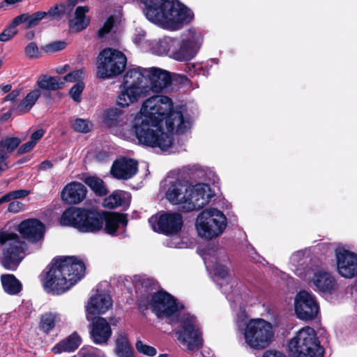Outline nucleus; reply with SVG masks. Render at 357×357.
<instances>
[{"mask_svg": "<svg viewBox=\"0 0 357 357\" xmlns=\"http://www.w3.org/2000/svg\"><path fill=\"white\" fill-rule=\"evenodd\" d=\"M192 119L187 112L173 109V102L166 96H154L146 99L135 116L131 129L139 142L161 151H168L173 145V132L188 131Z\"/></svg>", "mask_w": 357, "mask_h": 357, "instance_id": "1", "label": "nucleus"}, {"mask_svg": "<svg viewBox=\"0 0 357 357\" xmlns=\"http://www.w3.org/2000/svg\"><path fill=\"white\" fill-rule=\"evenodd\" d=\"M172 82L169 72L160 68H132L126 72L123 82L120 86V93L116 98V104L121 107H127L150 91L161 92Z\"/></svg>", "mask_w": 357, "mask_h": 357, "instance_id": "2", "label": "nucleus"}, {"mask_svg": "<svg viewBox=\"0 0 357 357\" xmlns=\"http://www.w3.org/2000/svg\"><path fill=\"white\" fill-rule=\"evenodd\" d=\"M84 263L75 257L55 258L43 279L47 292L59 295L75 285L84 274Z\"/></svg>", "mask_w": 357, "mask_h": 357, "instance_id": "3", "label": "nucleus"}, {"mask_svg": "<svg viewBox=\"0 0 357 357\" xmlns=\"http://www.w3.org/2000/svg\"><path fill=\"white\" fill-rule=\"evenodd\" d=\"M148 20L164 29L176 30L194 18L191 10L174 0H140Z\"/></svg>", "mask_w": 357, "mask_h": 357, "instance_id": "4", "label": "nucleus"}, {"mask_svg": "<svg viewBox=\"0 0 357 357\" xmlns=\"http://www.w3.org/2000/svg\"><path fill=\"white\" fill-rule=\"evenodd\" d=\"M236 326L247 345L255 349H263L268 347L275 333L273 325L261 318L249 320L238 318Z\"/></svg>", "mask_w": 357, "mask_h": 357, "instance_id": "5", "label": "nucleus"}, {"mask_svg": "<svg viewBox=\"0 0 357 357\" xmlns=\"http://www.w3.org/2000/svg\"><path fill=\"white\" fill-rule=\"evenodd\" d=\"M100 213L95 210L70 207L61 216L60 224L70 226L84 233H93L102 229V220Z\"/></svg>", "mask_w": 357, "mask_h": 357, "instance_id": "6", "label": "nucleus"}, {"mask_svg": "<svg viewBox=\"0 0 357 357\" xmlns=\"http://www.w3.org/2000/svg\"><path fill=\"white\" fill-rule=\"evenodd\" d=\"M288 351L292 357H323L324 355L317 333L310 326L300 329L289 340Z\"/></svg>", "mask_w": 357, "mask_h": 357, "instance_id": "7", "label": "nucleus"}, {"mask_svg": "<svg viewBox=\"0 0 357 357\" xmlns=\"http://www.w3.org/2000/svg\"><path fill=\"white\" fill-rule=\"evenodd\" d=\"M227 225V218L222 211L215 208H207L201 211L195 220L198 236L212 240L221 236Z\"/></svg>", "mask_w": 357, "mask_h": 357, "instance_id": "8", "label": "nucleus"}, {"mask_svg": "<svg viewBox=\"0 0 357 357\" xmlns=\"http://www.w3.org/2000/svg\"><path fill=\"white\" fill-rule=\"evenodd\" d=\"M176 324V335L185 350L194 351L202 347V332L195 316L183 313Z\"/></svg>", "mask_w": 357, "mask_h": 357, "instance_id": "9", "label": "nucleus"}, {"mask_svg": "<svg viewBox=\"0 0 357 357\" xmlns=\"http://www.w3.org/2000/svg\"><path fill=\"white\" fill-rule=\"evenodd\" d=\"M150 305L158 317L166 319L169 324L174 326L184 313L181 312L183 305L176 302L172 295L163 291H159L152 296Z\"/></svg>", "mask_w": 357, "mask_h": 357, "instance_id": "10", "label": "nucleus"}, {"mask_svg": "<svg viewBox=\"0 0 357 357\" xmlns=\"http://www.w3.org/2000/svg\"><path fill=\"white\" fill-rule=\"evenodd\" d=\"M0 245L2 247V265L13 270L23 258L25 244L17 234L8 231H0Z\"/></svg>", "mask_w": 357, "mask_h": 357, "instance_id": "11", "label": "nucleus"}, {"mask_svg": "<svg viewBox=\"0 0 357 357\" xmlns=\"http://www.w3.org/2000/svg\"><path fill=\"white\" fill-rule=\"evenodd\" d=\"M127 59L123 53L112 48L103 50L98 56V76L108 79L120 75L126 68Z\"/></svg>", "mask_w": 357, "mask_h": 357, "instance_id": "12", "label": "nucleus"}, {"mask_svg": "<svg viewBox=\"0 0 357 357\" xmlns=\"http://www.w3.org/2000/svg\"><path fill=\"white\" fill-rule=\"evenodd\" d=\"M202 43L201 34L194 29H188L176 39V44L171 51V57L179 61L192 59L197 54Z\"/></svg>", "mask_w": 357, "mask_h": 357, "instance_id": "13", "label": "nucleus"}, {"mask_svg": "<svg viewBox=\"0 0 357 357\" xmlns=\"http://www.w3.org/2000/svg\"><path fill=\"white\" fill-rule=\"evenodd\" d=\"M206 268L213 273L214 282L225 294L230 291L235 283L224 261L218 257L206 255L204 258Z\"/></svg>", "mask_w": 357, "mask_h": 357, "instance_id": "14", "label": "nucleus"}, {"mask_svg": "<svg viewBox=\"0 0 357 357\" xmlns=\"http://www.w3.org/2000/svg\"><path fill=\"white\" fill-rule=\"evenodd\" d=\"M295 314L301 320L312 321L319 312L318 303L313 294L307 291H301L294 298Z\"/></svg>", "mask_w": 357, "mask_h": 357, "instance_id": "15", "label": "nucleus"}, {"mask_svg": "<svg viewBox=\"0 0 357 357\" xmlns=\"http://www.w3.org/2000/svg\"><path fill=\"white\" fill-rule=\"evenodd\" d=\"M149 222L155 231L169 235L179 232L183 221L178 213H163L151 217Z\"/></svg>", "mask_w": 357, "mask_h": 357, "instance_id": "16", "label": "nucleus"}, {"mask_svg": "<svg viewBox=\"0 0 357 357\" xmlns=\"http://www.w3.org/2000/svg\"><path fill=\"white\" fill-rule=\"evenodd\" d=\"M337 273L346 278L357 275V255L347 249L344 245H338L335 249Z\"/></svg>", "mask_w": 357, "mask_h": 357, "instance_id": "17", "label": "nucleus"}, {"mask_svg": "<svg viewBox=\"0 0 357 357\" xmlns=\"http://www.w3.org/2000/svg\"><path fill=\"white\" fill-rule=\"evenodd\" d=\"M213 196V192L207 184L197 183L190 185L184 210L191 211L202 208L211 202Z\"/></svg>", "mask_w": 357, "mask_h": 357, "instance_id": "18", "label": "nucleus"}, {"mask_svg": "<svg viewBox=\"0 0 357 357\" xmlns=\"http://www.w3.org/2000/svg\"><path fill=\"white\" fill-rule=\"evenodd\" d=\"M166 188L165 197L174 205H180L184 210V205L187 202L189 185L185 181L178 179L167 178L164 181Z\"/></svg>", "mask_w": 357, "mask_h": 357, "instance_id": "19", "label": "nucleus"}, {"mask_svg": "<svg viewBox=\"0 0 357 357\" xmlns=\"http://www.w3.org/2000/svg\"><path fill=\"white\" fill-rule=\"evenodd\" d=\"M112 306V300L110 296L104 292H98L92 296L86 305V319L91 321L93 316L105 314Z\"/></svg>", "mask_w": 357, "mask_h": 357, "instance_id": "20", "label": "nucleus"}, {"mask_svg": "<svg viewBox=\"0 0 357 357\" xmlns=\"http://www.w3.org/2000/svg\"><path fill=\"white\" fill-rule=\"evenodd\" d=\"M18 231L24 238L38 243L43 239L45 227L38 220L31 218L22 221L18 225Z\"/></svg>", "mask_w": 357, "mask_h": 357, "instance_id": "21", "label": "nucleus"}, {"mask_svg": "<svg viewBox=\"0 0 357 357\" xmlns=\"http://www.w3.org/2000/svg\"><path fill=\"white\" fill-rule=\"evenodd\" d=\"M137 162L132 160L122 158L114 162L111 167V174L117 179L127 180L136 174Z\"/></svg>", "mask_w": 357, "mask_h": 357, "instance_id": "22", "label": "nucleus"}, {"mask_svg": "<svg viewBox=\"0 0 357 357\" xmlns=\"http://www.w3.org/2000/svg\"><path fill=\"white\" fill-rule=\"evenodd\" d=\"M92 320L90 334L93 342L97 344L107 343L112 333L110 324L102 317Z\"/></svg>", "mask_w": 357, "mask_h": 357, "instance_id": "23", "label": "nucleus"}, {"mask_svg": "<svg viewBox=\"0 0 357 357\" xmlns=\"http://www.w3.org/2000/svg\"><path fill=\"white\" fill-rule=\"evenodd\" d=\"M87 190L81 183L73 181L67 184L61 191V199L70 204H76L82 202L86 195Z\"/></svg>", "mask_w": 357, "mask_h": 357, "instance_id": "24", "label": "nucleus"}, {"mask_svg": "<svg viewBox=\"0 0 357 357\" xmlns=\"http://www.w3.org/2000/svg\"><path fill=\"white\" fill-rule=\"evenodd\" d=\"M311 281L316 289L323 293L330 294L335 289L336 281L334 277L323 269L315 271Z\"/></svg>", "mask_w": 357, "mask_h": 357, "instance_id": "25", "label": "nucleus"}, {"mask_svg": "<svg viewBox=\"0 0 357 357\" xmlns=\"http://www.w3.org/2000/svg\"><path fill=\"white\" fill-rule=\"evenodd\" d=\"M105 121L107 125L112 128V132L124 138H128L126 132L128 126L123 124V119L121 118V112L117 109H111L107 112Z\"/></svg>", "mask_w": 357, "mask_h": 357, "instance_id": "26", "label": "nucleus"}, {"mask_svg": "<svg viewBox=\"0 0 357 357\" xmlns=\"http://www.w3.org/2000/svg\"><path fill=\"white\" fill-rule=\"evenodd\" d=\"M102 220V225L105 223V231L110 235L115 234L120 226L127 225L126 216L123 214L116 213H100Z\"/></svg>", "mask_w": 357, "mask_h": 357, "instance_id": "27", "label": "nucleus"}, {"mask_svg": "<svg viewBox=\"0 0 357 357\" xmlns=\"http://www.w3.org/2000/svg\"><path fill=\"white\" fill-rule=\"evenodd\" d=\"M89 11L87 6H78L75 12V17L70 20V28L76 31H80L89 25V20L85 16Z\"/></svg>", "mask_w": 357, "mask_h": 357, "instance_id": "28", "label": "nucleus"}, {"mask_svg": "<svg viewBox=\"0 0 357 357\" xmlns=\"http://www.w3.org/2000/svg\"><path fill=\"white\" fill-rule=\"evenodd\" d=\"M76 2H72L68 5L65 3H56L50 8L45 12L46 17L50 20H61L63 17L68 15Z\"/></svg>", "mask_w": 357, "mask_h": 357, "instance_id": "29", "label": "nucleus"}, {"mask_svg": "<svg viewBox=\"0 0 357 357\" xmlns=\"http://www.w3.org/2000/svg\"><path fill=\"white\" fill-rule=\"evenodd\" d=\"M130 195L125 191L117 190L114 192L103 201V206L106 208H114L120 206H128Z\"/></svg>", "mask_w": 357, "mask_h": 357, "instance_id": "30", "label": "nucleus"}, {"mask_svg": "<svg viewBox=\"0 0 357 357\" xmlns=\"http://www.w3.org/2000/svg\"><path fill=\"white\" fill-rule=\"evenodd\" d=\"M38 89L41 91H56L63 87L61 77H52L47 75H40L36 82Z\"/></svg>", "mask_w": 357, "mask_h": 357, "instance_id": "31", "label": "nucleus"}, {"mask_svg": "<svg viewBox=\"0 0 357 357\" xmlns=\"http://www.w3.org/2000/svg\"><path fill=\"white\" fill-rule=\"evenodd\" d=\"M41 96L39 89L31 91L17 105L16 111L19 114L29 112Z\"/></svg>", "mask_w": 357, "mask_h": 357, "instance_id": "32", "label": "nucleus"}, {"mask_svg": "<svg viewBox=\"0 0 357 357\" xmlns=\"http://www.w3.org/2000/svg\"><path fill=\"white\" fill-rule=\"evenodd\" d=\"M115 343V352L119 357H133L132 347L126 333L119 332Z\"/></svg>", "mask_w": 357, "mask_h": 357, "instance_id": "33", "label": "nucleus"}, {"mask_svg": "<svg viewBox=\"0 0 357 357\" xmlns=\"http://www.w3.org/2000/svg\"><path fill=\"white\" fill-rule=\"evenodd\" d=\"M61 321V316L56 312H47L41 314L39 328L45 333L54 329L56 323Z\"/></svg>", "mask_w": 357, "mask_h": 357, "instance_id": "34", "label": "nucleus"}, {"mask_svg": "<svg viewBox=\"0 0 357 357\" xmlns=\"http://www.w3.org/2000/svg\"><path fill=\"white\" fill-rule=\"evenodd\" d=\"M45 18H47L45 11H38L31 15L23 13L15 17V24H20L22 23H26V28L29 29L36 26Z\"/></svg>", "mask_w": 357, "mask_h": 357, "instance_id": "35", "label": "nucleus"}, {"mask_svg": "<svg viewBox=\"0 0 357 357\" xmlns=\"http://www.w3.org/2000/svg\"><path fill=\"white\" fill-rule=\"evenodd\" d=\"M80 344V339L76 334H73L66 339L57 343L53 348L54 354L70 352L75 350Z\"/></svg>", "mask_w": 357, "mask_h": 357, "instance_id": "36", "label": "nucleus"}, {"mask_svg": "<svg viewBox=\"0 0 357 357\" xmlns=\"http://www.w3.org/2000/svg\"><path fill=\"white\" fill-rule=\"evenodd\" d=\"M305 252L303 250L293 253L290 257V264L292 266V270L298 276L305 279L307 278L305 270Z\"/></svg>", "mask_w": 357, "mask_h": 357, "instance_id": "37", "label": "nucleus"}, {"mask_svg": "<svg viewBox=\"0 0 357 357\" xmlns=\"http://www.w3.org/2000/svg\"><path fill=\"white\" fill-rule=\"evenodd\" d=\"M176 39L169 37H165L153 43L151 48L153 52L156 54L162 55L165 54H169V56L171 57V51L176 45Z\"/></svg>", "mask_w": 357, "mask_h": 357, "instance_id": "38", "label": "nucleus"}, {"mask_svg": "<svg viewBox=\"0 0 357 357\" xmlns=\"http://www.w3.org/2000/svg\"><path fill=\"white\" fill-rule=\"evenodd\" d=\"M1 283L4 291L10 294H16L22 289L20 282L13 275H2Z\"/></svg>", "mask_w": 357, "mask_h": 357, "instance_id": "39", "label": "nucleus"}, {"mask_svg": "<svg viewBox=\"0 0 357 357\" xmlns=\"http://www.w3.org/2000/svg\"><path fill=\"white\" fill-rule=\"evenodd\" d=\"M84 183L97 195H105L107 190L102 179L96 176H89L84 180Z\"/></svg>", "mask_w": 357, "mask_h": 357, "instance_id": "40", "label": "nucleus"}, {"mask_svg": "<svg viewBox=\"0 0 357 357\" xmlns=\"http://www.w3.org/2000/svg\"><path fill=\"white\" fill-rule=\"evenodd\" d=\"M71 126L75 132L86 133L91 131L93 124L87 119L78 118L71 121Z\"/></svg>", "mask_w": 357, "mask_h": 357, "instance_id": "41", "label": "nucleus"}, {"mask_svg": "<svg viewBox=\"0 0 357 357\" xmlns=\"http://www.w3.org/2000/svg\"><path fill=\"white\" fill-rule=\"evenodd\" d=\"M19 24H15V19L13 20L12 24L6 28L1 33H0V41L1 42H7L12 39L17 33V30L16 27Z\"/></svg>", "mask_w": 357, "mask_h": 357, "instance_id": "42", "label": "nucleus"}, {"mask_svg": "<svg viewBox=\"0 0 357 357\" xmlns=\"http://www.w3.org/2000/svg\"><path fill=\"white\" fill-rule=\"evenodd\" d=\"M79 357H105L103 352L93 347H82L78 353Z\"/></svg>", "mask_w": 357, "mask_h": 357, "instance_id": "43", "label": "nucleus"}, {"mask_svg": "<svg viewBox=\"0 0 357 357\" xmlns=\"http://www.w3.org/2000/svg\"><path fill=\"white\" fill-rule=\"evenodd\" d=\"M84 71L83 69H79L68 73L64 77H61L63 86L66 82H80L83 79Z\"/></svg>", "mask_w": 357, "mask_h": 357, "instance_id": "44", "label": "nucleus"}, {"mask_svg": "<svg viewBox=\"0 0 357 357\" xmlns=\"http://www.w3.org/2000/svg\"><path fill=\"white\" fill-rule=\"evenodd\" d=\"M0 142L8 154L12 153L20 145V139L17 137H7L2 139Z\"/></svg>", "mask_w": 357, "mask_h": 357, "instance_id": "45", "label": "nucleus"}, {"mask_svg": "<svg viewBox=\"0 0 357 357\" xmlns=\"http://www.w3.org/2000/svg\"><path fill=\"white\" fill-rule=\"evenodd\" d=\"M136 349L141 354L149 356H154L157 354L156 349L153 347L144 344L142 341L138 340L135 344Z\"/></svg>", "mask_w": 357, "mask_h": 357, "instance_id": "46", "label": "nucleus"}, {"mask_svg": "<svg viewBox=\"0 0 357 357\" xmlns=\"http://www.w3.org/2000/svg\"><path fill=\"white\" fill-rule=\"evenodd\" d=\"M84 86L83 82H79L70 89L69 94L74 101L77 102H79L81 101V95Z\"/></svg>", "mask_w": 357, "mask_h": 357, "instance_id": "47", "label": "nucleus"}, {"mask_svg": "<svg viewBox=\"0 0 357 357\" xmlns=\"http://www.w3.org/2000/svg\"><path fill=\"white\" fill-rule=\"evenodd\" d=\"M114 18L113 16H110L108 17L107 21L105 22L103 26L100 28L98 31L99 37H104L107 33H108L114 26Z\"/></svg>", "mask_w": 357, "mask_h": 357, "instance_id": "48", "label": "nucleus"}, {"mask_svg": "<svg viewBox=\"0 0 357 357\" xmlns=\"http://www.w3.org/2000/svg\"><path fill=\"white\" fill-rule=\"evenodd\" d=\"M25 53L29 58L38 57L39 51L36 43H30L25 47Z\"/></svg>", "mask_w": 357, "mask_h": 357, "instance_id": "49", "label": "nucleus"}, {"mask_svg": "<svg viewBox=\"0 0 357 357\" xmlns=\"http://www.w3.org/2000/svg\"><path fill=\"white\" fill-rule=\"evenodd\" d=\"M66 47V43L62 41H56L50 44H48L45 47V50L47 52H55L57 51H60L63 49H64Z\"/></svg>", "mask_w": 357, "mask_h": 357, "instance_id": "50", "label": "nucleus"}, {"mask_svg": "<svg viewBox=\"0 0 357 357\" xmlns=\"http://www.w3.org/2000/svg\"><path fill=\"white\" fill-rule=\"evenodd\" d=\"M24 205L18 201H14L9 204L8 206V211L10 213H17L24 210Z\"/></svg>", "mask_w": 357, "mask_h": 357, "instance_id": "51", "label": "nucleus"}, {"mask_svg": "<svg viewBox=\"0 0 357 357\" xmlns=\"http://www.w3.org/2000/svg\"><path fill=\"white\" fill-rule=\"evenodd\" d=\"M13 199H21L29 195L30 192L26 190H17L10 192Z\"/></svg>", "mask_w": 357, "mask_h": 357, "instance_id": "52", "label": "nucleus"}, {"mask_svg": "<svg viewBox=\"0 0 357 357\" xmlns=\"http://www.w3.org/2000/svg\"><path fill=\"white\" fill-rule=\"evenodd\" d=\"M20 94V90L15 89L8 93L3 100L2 102L6 101L15 102Z\"/></svg>", "mask_w": 357, "mask_h": 357, "instance_id": "53", "label": "nucleus"}, {"mask_svg": "<svg viewBox=\"0 0 357 357\" xmlns=\"http://www.w3.org/2000/svg\"><path fill=\"white\" fill-rule=\"evenodd\" d=\"M136 33L133 36V41L135 43L139 44L143 41L146 36V32L143 29L136 31Z\"/></svg>", "mask_w": 357, "mask_h": 357, "instance_id": "54", "label": "nucleus"}, {"mask_svg": "<svg viewBox=\"0 0 357 357\" xmlns=\"http://www.w3.org/2000/svg\"><path fill=\"white\" fill-rule=\"evenodd\" d=\"M44 130L43 129H39L32 133L31 136V141L33 142V144L36 145L39 139H40L44 135Z\"/></svg>", "mask_w": 357, "mask_h": 357, "instance_id": "55", "label": "nucleus"}, {"mask_svg": "<svg viewBox=\"0 0 357 357\" xmlns=\"http://www.w3.org/2000/svg\"><path fill=\"white\" fill-rule=\"evenodd\" d=\"M173 79L177 83L183 85H185L188 83L189 80L185 75L181 74H175L174 75Z\"/></svg>", "mask_w": 357, "mask_h": 357, "instance_id": "56", "label": "nucleus"}, {"mask_svg": "<svg viewBox=\"0 0 357 357\" xmlns=\"http://www.w3.org/2000/svg\"><path fill=\"white\" fill-rule=\"evenodd\" d=\"M35 146V144H33V142H31V140L28 142L25 143L22 146H20L19 149V152L20 153H24L26 152H29L31 151L33 147Z\"/></svg>", "mask_w": 357, "mask_h": 357, "instance_id": "57", "label": "nucleus"}, {"mask_svg": "<svg viewBox=\"0 0 357 357\" xmlns=\"http://www.w3.org/2000/svg\"><path fill=\"white\" fill-rule=\"evenodd\" d=\"M13 110V109H10L7 112H3V109H2L0 113V120L3 122L8 121L11 117Z\"/></svg>", "mask_w": 357, "mask_h": 357, "instance_id": "58", "label": "nucleus"}, {"mask_svg": "<svg viewBox=\"0 0 357 357\" xmlns=\"http://www.w3.org/2000/svg\"><path fill=\"white\" fill-rule=\"evenodd\" d=\"M263 357H287L285 354L280 351H266Z\"/></svg>", "mask_w": 357, "mask_h": 357, "instance_id": "59", "label": "nucleus"}, {"mask_svg": "<svg viewBox=\"0 0 357 357\" xmlns=\"http://www.w3.org/2000/svg\"><path fill=\"white\" fill-rule=\"evenodd\" d=\"M52 163L49 160L43 161L40 166V169L42 170H47L52 167Z\"/></svg>", "mask_w": 357, "mask_h": 357, "instance_id": "60", "label": "nucleus"}, {"mask_svg": "<svg viewBox=\"0 0 357 357\" xmlns=\"http://www.w3.org/2000/svg\"><path fill=\"white\" fill-rule=\"evenodd\" d=\"M8 157V153L6 152L3 146H2V144L0 142V159L6 160Z\"/></svg>", "mask_w": 357, "mask_h": 357, "instance_id": "61", "label": "nucleus"}, {"mask_svg": "<svg viewBox=\"0 0 357 357\" xmlns=\"http://www.w3.org/2000/svg\"><path fill=\"white\" fill-rule=\"evenodd\" d=\"M69 69V66L68 65H65L63 66L59 67L56 69V73L58 74H63L67 72Z\"/></svg>", "mask_w": 357, "mask_h": 357, "instance_id": "62", "label": "nucleus"}, {"mask_svg": "<svg viewBox=\"0 0 357 357\" xmlns=\"http://www.w3.org/2000/svg\"><path fill=\"white\" fill-rule=\"evenodd\" d=\"M1 202H3V203L10 202V200L13 199L11 198L10 192H8V194L3 195V197H1Z\"/></svg>", "mask_w": 357, "mask_h": 357, "instance_id": "63", "label": "nucleus"}, {"mask_svg": "<svg viewBox=\"0 0 357 357\" xmlns=\"http://www.w3.org/2000/svg\"><path fill=\"white\" fill-rule=\"evenodd\" d=\"M11 86L9 85V84H7V85H5V86H2V91L4 92V93H7L8 91H10L11 90Z\"/></svg>", "mask_w": 357, "mask_h": 357, "instance_id": "64", "label": "nucleus"}]
</instances>
